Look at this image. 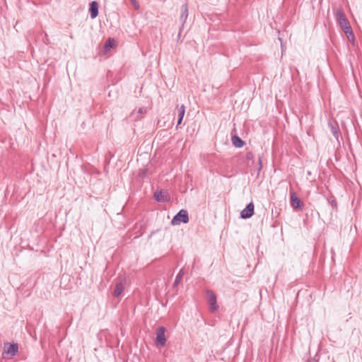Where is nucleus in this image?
Instances as JSON below:
<instances>
[{"label":"nucleus","mask_w":362,"mask_h":362,"mask_svg":"<svg viewBox=\"0 0 362 362\" xmlns=\"http://www.w3.org/2000/svg\"><path fill=\"white\" fill-rule=\"evenodd\" d=\"M255 211V205L252 202L249 203L240 212V218L247 219L252 217Z\"/></svg>","instance_id":"39448f33"},{"label":"nucleus","mask_w":362,"mask_h":362,"mask_svg":"<svg viewBox=\"0 0 362 362\" xmlns=\"http://www.w3.org/2000/svg\"><path fill=\"white\" fill-rule=\"evenodd\" d=\"M259 165H260L259 170H260L262 168V161H261L260 158L259 160Z\"/></svg>","instance_id":"b1692460"},{"label":"nucleus","mask_w":362,"mask_h":362,"mask_svg":"<svg viewBox=\"0 0 362 362\" xmlns=\"http://www.w3.org/2000/svg\"><path fill=\"white\" fill-rule=\"evenodd\" d=\"M180 284V281H177L175 279V281L173 283V288H175L176 286H177V285Z\"/></svg>","instance_id":"5701e85b"},{"label":"nucleus","mask_w":362,"mask_h":362,"mask_svg":"<svg viewBox=\"0 0 362 362\" xmlns=\"http://www.w3.org/2000/svg\"><path fill=\"white\" fill-rule=\"evenodd\" d=\"M185 113V107L184 105H182L178 108V115H177L178 118H177V127L179 126L182 123Z\"/></svg>","instance_id":"ddd939ff"},{"label":"nucleus","mask_w":362,"mask_h":362,"mask_svg":"<svg viewBox=\"0 0 362 362\" xmlns=\"http://www.w3.org/2000/svg\"><path fill=\"white\" fill-rule=\"evenodd\" d=\"M337 18L338 23L339 24L341 28L343 30L344 32L351 28L342 9L340 8L337 10Z\"/></svg>","instance_id":"f257e3e1"},{"label":"nucleus","mask_w":362,"mask_h":362,"mask_svg":"<svg viewBox=\"0 0 362 362\" xmlns=\"http://www.w3.org/2000/svg\"><path fill=\"white\" fill-rule=\"evenodd\" d=\"M330 204H331V206L334 209H337V202L336 201V199H334V197H330Z\"/></svg>","instance_id":"a211bd4d"},{"label":"nucleus","mask_w":362,"mask_h":362,"mask_svg":"<svg viewBox=\"0 0 362 362\" xmlns=\"http://www.w3.org/2000/svg\"><path fill=\"white\" fill-rule=\"evenodd\" d=\"M344 33L346 34L349 40L354 43L355 40V37L352 28H351L349 30H345Z\"/></svg>","instance_id":"2eb2a0df"},{"label":"nucleus","mask_w":362,"mask_h":362,"mask_svg":"<svg viewBox=\"0 0 362 362\" xmlns=\"http://www.w3.org/2000/svg\"><path fill=\"white\" fill-rule=\"evenodd\" d=\"M207 295V302L210 306V312L214 313L218 310L219 306L217 305V299L216 294L211 290L206 291Z\"/></svg>","instance_id":"7ed1b4c3"},{"label":"nucleus","mask_w":362,"mask_h":362,"mask_svg":"<svg viewBox=\"0 0 362 362\" xmlns=\"http://www.w3.org/2000/svg\"><path fill=\"white\" fill-rule=\"evenodd\" d=\"M231 140L233 146L237 148H241L245 144V142L238 136L236 135L233 136Z\"/></svg>","instance_id":"f8f14e48"},{"label":"nucleus","mask_w":362,"mask_h":362,"mask_svg":"<svg viewBox=\"0 0 362 362\" xmlns=\"http://www.w3.org/2000/svg\"><path fill=\"white\" fill-rule=\"evenodd\" d=\"M165 328L163 326L159 327L156 332V342L158 345L163 346L165 344L166 339L165 337Z\"/></svg>","instance_id":"423d86ee"},{"label":"nucleus","mask_w":362,"mask_h":362,"mask_svg":"<svg viewBox=\"0 0 362 362\" xmlns=\"http://www.w3.org/2000/svg\"><path fill=\"white\" fill-rule=\"evenodd\" d=\"M154 198L157 202H165L168 201L169 196L166 192H163L162 191H157L154 193Z\"/></svg>","instance_id":"9b49d317"},{"label":"nucleus","mask_w":362,"mask_h":362,"mask_svg":"<svg viewBox=\"0 0 362 362\" xmlns=\"http://www.w3.org/2000/svg\"><path fill=\"white\" fill-rule=\"evenodd\" d=\"M115 44V40L113 38L110 37L105 41L104 45V49H105V51H109L114 47Z\"/></svg>","instance_id":"4468645a"},{"label":"nucleus","mask_w":362,"mask_h":362,"mask_svg":"<svg viewBox=\"0 0 362 362\" xmlns=\"http://www.w3.org/2000/svg\"><path fill=\"white\" fill-rule=\"evenodd\" d=\"M132 4H133V6H134L135 8H139V4H138V2H137V0H130Z\"/></svg>","instance_id":"aec40b11"},{"label":"nucleus","mask_w":362,"mask_h":362,"mask_svg":"<svg viewBox=\"0 0 362 362\" xmlns=\"http://www.w3.org/2000/svg\"><path fill=\"white\" fill-rule=\"evenodd\" d=\"M189 221L188 213L186 210L181 209L172 219L171 224L179 225L180 223H187Z\"/></svg>","instance_id":"f03ea898"},{"label":"nucleus","mask_w":362,"mask_h":362,"mask_svg":"<svg viewBox=\"0 0 362 362\" xmlns=\"http://www.w3.org/2000/svg\"><path fill=\"white\" fill-rule=\"evenodd\" d=\"M135 112H132V114H131V116L133 117L134 115Z\"/></svg>","instance_id":"393cba45"},{"label":"nucleus","mask_w":362,"mask_h":362,"mask_svg":"<svg viewBox=\"0 0 362 362\" xmlns=\"http://www.w3.org/2000/svg\"><path fill=\"white\" fill-rule=\"evenodd\" d=\"M291 205L294 209L302 210L303 204L300 198H298L295 192H291Z\"/></svg>","instance_id":"20e7f679"},{"label":"nucleus","mask_w":362,"mask_h":362,"mask_svg":"<svg viewBox=\"0 0 362 362\" xmlns=\"http://www.w3.org/2000/svg\"><path fill=\"white\" fill-rule=\"evenodd\" d=\"M254 158V155L252 152H247L246 153V159L248 160H251Z\"/></svg>","instance_id":"6ab92c4d"},{"label":"nucleus","mask_w":362,"mask_h":362,"mask_svg":"<svg viewBox=\"0 0 362 362\" xmlns=\"http://www.w3.org/2000/svg\"><path fill=\"white\" fill-rule=\"evenodd\" d=\"M89 12L92 19L95 18L98 16V3L96 1H93L89 5Z\"/></svg>","instance_id":"9d476101"},{"label":"nucleus","mask_w":362,"mask_h":362,"mask_svg":"<svg viewBox=\"0 0 362 362\" xmlns=\"http://www.w3.org/2000/svg\"><path fill=\"white\" fill-rule=\"evenodd\" d=\"M139 119V117H138V116L135 117V119H136H136Z\"/></svg>","instance_id":"a878e982"},{"label":"nucleus","mask_w":362,"mask_h":362,"mask_svg":"<svg viewBox=\"0 0 362 362\" xmlns=\"http://www.w3.org/2000/svg\"><path fill=\"white\" fill-rule=\"evenodd\" d=\"M146 112V110L143 108V107H140L138 111H137V113L138 114H145Z\"/></svg>","instance_id":"412c9836"},{"label":"nucleus","mask_w":362,"mask_h":362,"mask_svg":"<svg viewBox=\"0 0 362 362\" xmlns=\"http://www.w3.org/2000/svg\"><path fill=\"white\" fill-rule=\"evenodd\" d=\"M331 131H332V133L334 135V136L337 139H338V138H339V136L340 135V132L339 130L338 127H335V126L331 124Z\"/></svg>","instance_id":"dca6fc26"},{"label":"nucleus","mask_w":362,"mask_h":362,"mask_svg":"<svg viewBox=\"0 0 362 362\" xmlns=\"http://www.w3.org/2000/svg\"><path fill=\"white\" fill-rule=\"evenodd\" d=\"M305 362H317L314 358H308Z\"/></svg>","instance_id":"4be33fe9"},{"label":"nucleus","mask_w":362,"mask_h":362,"mask_svg":"<svg viewBox=\"0 0 362 362\" xmlns=\"http://www.w3.org/2000/svg\"><path fill=\"white\" fill-rule=\"evenodd\" d=\"M183 275H184V269H181L180 270L179 273L177 274V276L175 277V280L180 282L182 279Z\"/></svg>","instance_id":"f3484780"},{"label":"nucleus","mask_w":362,"mask_h":362,"mask_svg":"<svg viewBox=\"0 0 362 362\" xmlns=\"http://www.w3.org/2000/svg\"><path fill=\"white\" fill-rule=\"evenodd\" d=\"M180 21L182 23V27H183L184 24L185 23L187 18L188 17V4L187 2L185 3L180 8Z\"/></svg>","instance_id":"1a4fd4ad"},{"label":"nucleus","mask_w":362,"mask_h":362,"mask_svg":"<svg viewBox=\"0 0 362 362\" xmlns=\"http://www.w3.org/2000/svg\"><path fill=\"white\" fill-rule=\"evenodd\" d=\"M124 288H125L124 279H119L115 285V290L113 292V296L115 297H119L124 291Z\"/></svg>","instance_id":"6e6552de"},{"label":"nucleus","mask_w":362,"mask_h":362,"mask_svg":"<svg viewBox=\"0 0 362 362\" xmlns=\"http://www.w3.org/2000/svg\"><path fill=\"white\" fill-rule=\"evenodd\" d=\"M18 351V346L17 344H5L4 353L11 356H14Z\"/></svg>","instance_id":"0eeeda50"}]
</instances>
